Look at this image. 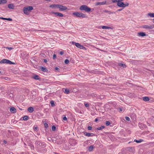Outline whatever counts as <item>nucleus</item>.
<instances>
[{
	"label": "nucleus",
	"instance_id": "24",
	"mask_svg": "<svg viewBox=\"0 0 154 154\" xmlns=\"http://www.w3.org/2000/svg\"><path fill=\"white\" fill-rule=\"evenodd\" d=\"M124 0H112V1L113 3H119Z\"/></svg>",
	"mask_w": 154,
	"mask_h": 154
},
{
	"label": "nucleus",
	"instance_id": "23",
	"mask_svg": "<svg viewBox=\"0 0 154 154\" xmlns=\"http://www.w3.org/2000/svg\"><path fill=\"white\" fill-rule=\"evenodd\" d=\"M103 11L104 12H106V13H109V14H114V13H115V12H111V11H108V10H104Z\"/></svg>",
	"mask_w": 154,
	"mask_h": 154
},
{
	"label": "nucleus",
	"instance_id": "31",
	"mask_svg": "<svg viewBox=\"0 0 154 154\" xmlns=\"http://www.w3.org/2000/svg\"><path fill=\"white\" fill-rule=\"evenodd\" d=\"M7 2V0H0V4H5Z\"/></svg>",
	"mask_w": 154,
	"mask_h": 154
},
{
	"label": "nucleus",
	"instance_id": "5",
	"mask_svg": "<svg viewBox=\"0 0 154 154\" xmlns=\"http://www.w3.org/2000/svg\"><path fill=\"white\" fill-rule=\"evenodd\" d=\"M117 4L118 6L120 7H122L123 8H124L129 5V4L128 3H127L126 4L122 2H119L117 3Z\"/></svg>",
	"mask_w": 154,
	"mask_h": 154
},
{
	"label": "nucleus",
	"instance_id": "10",
	"mask_svg": "<svg viewBox=\"0 0 154 154\" xmlns=\"http://www.w3.org/2000/svg\"><path fill=\"white\" fill-rule=\"evenodd\" d=\"M36 92L35 90H33L31 92L30 95L33 98L36 97Z\"/></svg>",
	"mask_w": 154,
	"mask_h": 154
},
{
	"label": "nucleus",
	"instance_id": "26",
	"mask_svg": "<svg viewBox=\"0 0 154 154\" xmlns=\"http://www.w3.org/2000/svg\"><path fill=\"white\" fill-rule=\"evenodd\" d=\"M34 111V109L32 107H29V112H32Z\"/></svg>",
	"mask_w": 154,
	"mask_h": 154
},
{
	"label": "nucleus",
	"instance_id": "36",
	"mask_svg": "<svg viewBox=\"0 0 154 154\" xmlns=\"http://www.w3.org/2000/svg\"><path fill=\"white\" fill-rule=\"evenodd\" d=\"M56 129V127L54 126H53L52 127V130L53 131H55Z\"/></svg>",
	"mask_w": 154,
	"mask_h": 154
},
{
	"label": "nucleus",
	"instance_id": "35",
	"mask_svg": "<svg viewBox=\"0 0 154 154\" xmlns=\"http://www.w3.org/2000/svg\"><path fill=\"white\" fill-rule=\"evenodd\" d=\"M149 137H150L151 138H154V134L152 133V134H150L149 135Z\"/></svg>",
	"mask_w": 154,
	"mask_h": 154
},
{
	"label": "nucleus",
	"instance_id": "50",
	"mask_svg": "<svg viewBox=\"0 0 154 154\" xmlns=\"http://www.w3.org/2000/svg\"><path fill=\"white\" fill-rule=\"evenodd\" d=\"M6 48L7 49H8L9 50H11V49H12V48H11V47L9 48L8 47H6Z\"/></svg>",
	"mask_w": 154,
	"mask_h": 154
},
{
	"label": "nucleus",
	"instance_id": "46",
	"mask_svg": "<svg viewBox=\"0 0 154 154\" xmlns=\"http://www.w3.org/2000/svg\"><path fill=\"white\" fill-rule=\"evenodd\" d=\"M106 27H107V26H103L102 27V28L103 29H106Z\"/></svg>",
	"mask_w": 154,
	"mask_h": 154
},
{
	"label": "nucleus",
	"instance_id": "3",
	"mask_svg": "<svg viewBox=\"0 0 154 154\" xmlns=\"http://www.w3.org/2000/svg\"><path fill=\"white\" fill-rule=\"evenodd\" d=\"M35 144L37 146H40L43 148H44L46 146L45 143L40 142L38 140H37L35 142Z\"/></svg>",
	"mask_w": 154,
	"mask_h": 154
},
{
	"label": "nucleus",
	"instance_id": "39",
	"mask_svg": "<svg viewBox=\"0 0 154 154\" xmlns=\"http://www.w3.org/2000/svg\"><path fill=\"white\" fill-rule=\"evenodd\" d=\"M110 124L109 122L107 121L106 122V124L107 126L109 125Z\"/></svg>",
	"mask_w": 154,
	"mask_h": 154
},
{
	"label": "nucleus",
	"instance_id": "8",
	"mask_svg": "<svg viewBox=\"0 0 154 154\" xmlns=\"http://www.w3.org/2000/svg\"><path fill=\"white\" fill-rule=\"evenodd\" d=\"M23 11L25 14L28 15L29 14V6L25 7L23 9Z\"/></svg>",
	"mask_w": 154,
	"mask_h": 154
},
{
	"label": "nucleus",
	"instance_id": "19",
	"mask_svg": "<svg viewBox=\"0 0 154 154\" xmlns=\"http://www.w3.org/2000/svg\"><path fill=\"white\" fill-rule=\"evenodd\" d=\"M118 65L119 66L122 67L123 68H125L126 66L125 64L120 63H119Z\"/></svg>",
	"mask_w": 154,
	"mask_h": 154
},
{
	"label": "nucleus",
	"instance_id": "33",
	"mask_svg": "<svg viewBox=\"0 0 154 154\" xmlns=\"http://www.w3.org/2000/svg\"><path fill=\"white\" fill-rule=\"evenodd\" d=\"M50 103L51 106L52 107L54 106H55L54 102L53 100H51L50 101Z\"/></svg>",
	"mask_w": 154,
	"mask_h": 154
},
{
	"label": "nucleus",
	"instance_id": "17",
	"mask_svg": "<svg viewBox=\"0 0 154 154\" xmlns=\"http://www.w3.org/2000/svg\"><path fill=\"white\" fill-rule=\"evenodd\" d=\"M58 5L52 4L50 5L49 7L52 8H58Z\"/></svg>",
	"mask_w": 154,
	"mask_h": 154
},
{
	"label": "nucleus",
	"instance_id": "41",
	"mask_svg": "<svg viewBox=\"0 0 154 154\" xmlns=\"http://www.w3.org/2000/svg\"><path fill=\"white\" fill-rule=\"evenodd\" d=\"M65 63L66 64H67L69 63V60L68 59H66L65 61Z\"/></svg>",
	"mask_w": 154,
	"mask_h": 154
},
{
	"label": "nucleus",
	"instance_id": "13",
	"mask_svg": "<svg viewBox=\"0 0 154 154\" xmlns=\"http://www.w3.org/2000/svg\"><path fill=\"white\" fill-rule=\"evenodd\" d=\"M52 13L55 15H56L57 16L59 17H63V14L58 13V12H52Z\"/></svg>",
	"mask_w": 154,
	"mask_h": 154
},
{
	"label": "nucleus",
	"instance_id": "48",
	"mask_svg": "<svg viewBox=\"0 0 154 154\" xmlns=\"http://www.w3.org/2000/svg\"><path fill=\"white\" fill-rule=\"evenodd\" d=\"M48 140L49 141H51L52 140V139L51 138V137H48Z\"/></svg>",
	"mask_w": 154,
	"mask_h": 154
},
{
	"label": "nucleus",
	"instance_id": "18",
	"mask_svg": "<svg viewBox=\"0 0 154 154\" xmlns=\"http://www.w3.org/2000/svg\"><path fill=\"white\" fill-rule=\"evenodd\" d=\"M8 8L11 9H13L14 8V6L13 4H9L8 5Z\"/></svg>",
	"mask_w": 154,
	"mask_h": 154
},
{
	"label": "nucleus",
	"instance_id": "57",
	"mask_svg": "<svg viewBox=\"0 0 154 154\" xmlns=\"http://www.w3.org/2000/svg\"><path fill=\"white\" fill-rule=\"evenodd\" d=\"M0 19L5 20V18L2 17H0Z\"/></svg>",
	"mask_w": 154,
	"mask_h": 154
},
{
	"label": "nucleus",
	"instance_id": "52",
	"mask_svg": "<svg viewBox=\"0 0 154 154\" xmlns=\"http://www.w3.org/2000/svg\"><path fill=\"white\" fill-rule=\"evenodd\" d=\"M122 9H118L116 11V12H118V11H122Z\"/></svg>",
	"mask_w": 154,
	"mask_h": 154
},
{
	"label": "nucleus",
	"instance_id": "42",
	"mask_svg": "<svg viewBox=\"0 0 154 154\" xmlns=\"http://www.w3.org/2000/svg\"><path fill=\"white\" fill-rule=\"evenodd\" d=\"M119 111L120 112H121L122 111H124V109H122V108H119Z\"/></svg>",
	"mask_w": 154,
	"mask_h": 154
},
{
	"label": "nucleus",
	"instance_id": "47",
	"mask_svg": "<svg viewBox=\"0 0 154 154\" xmlns=\"http://www.w3.org/2000/svg\"><path fill=\"white\" fill-rule=\"evenodd\" d=\"M56 55L55 54H54L53 56V58L54 59H55L56 58Z\"/></svg>",
	"mask_w": 154,
	"mask_h": 154
},
{
	"label": "nucleus",
	"instance_id": "27",
	"mask_svg": "<svg viewBox=\"0 0 154 154\" xmlns=\"http://www.w3.org/2000/svg\"><path fill=\"white\" fill-rule=\"evenodd\" d=\"M33 129L35 131H37L38 130V128L37 125L34 126L33 127Z\"/></svg>",
	"mask_w": 154,
	"mask_h": 154
},
{
	"label": "nucleus",
	"instance_id": "34",
	"mask_svg": "<svg viewBox=\"0 0 154 154\" xmlns=\"http://www.w3.org/2000/svg\"><path fill=\"white\" fill-rule=\"evenodd\" d=\"M29 146L30 147L31 149L32 150H33L34 149V146L31 144L29 143Z\"/></svg>",
	"mask_w": 154,
	"mask_h": 154
},
{
	"label": "nucleus",
	"instance_id": "29",
	"mask_svg": "<svg viewBox=\"0 0 154 154\" xmlns=\"http://www.w3.org/2000/svg\"><path fill=\"white\" fill-rule=\"evenodd\" d=\"M147 15L151 17H154V13H149L147 14Z\"/></svg>",
	"mask_w": 154,
	"mask_h": 154
},
{
	"label": "nucleus",
	"instance_id": "63",
	"mask_svg": "<svg viewBox=\"0 0 154 154\" xmlns=\"http://www.w3.org/2000/svg\"><path fill=\"white\" fill-rule=\"evenodd\" d=\"M149 132V131H147V134H148Z\"/></svg>",
	"mask_w": 154,
	"mask_h": 154
},
{
	"label": "nucleus",
	"instance_id": "25",
	"mask_svg": "<svg viewBox=\"0 0 154 154\" xmlns=\"http://www.w3.org/2000/svg\"><path fill=\"white\" fill-rule=\"evenodd\" d=\"M23 120L24 121H26L28 119L29 117L28 116H25L23 117Z\"/></svg>",
	"mask_w": 154,
	"mask_h": 154
},
{
	"label": "nucleus",
	"instance_id": "43",
	"mask_svg": "<svg viewBox=\"0 0 154 154\" xmlns=\"http://www.w3.org/2000/svg\"><path fill=\"white\" fill-rule=\"evenodd\" d=\"M55 69L56 71H58V72L59 71V70H60L57 67H56L55 68Z\"/></svg>",
	"mask_w": 154,
	"mask_h": 154
},
{
	"label": "nucleus",
	"instance_id": "62",
	"mask_svg": "<svg viewBox=\"0 0 154 154\" xmlns=\"http://www.w3.org/2000/svg\"><path fill=\"white\" fill-rule=\"evenodd\" d=\"M27 110H28V111H29V107H28V108H27Z\"/></svg>",
	"mask_w": 154,
	"mask_h": 154
},
{
	"label": "nucleus",
	"instance_id": "7",
	"mask_svg": "<svg viewBox=\"0 0 154 154\" xmlns=\"http://www.w3.org/2000/svg\"><path fill=\"white\" fill-rule=\"evenodd\" d=\"M58 8H59L60 10V11H64L67 9L66 7L59 5H58Z\"/></svg>",
	"mask_w": 154,
	"mask_h": 154
},
{
	"label": "nucleus",
	"instance_id": "53",
	"mask_svg": "<svg viewBox=\"0 0 154 154\" xmlns=\"http://www.w3.org/2000/svg\"><path fill=\"white\" fill-rule=\"evenodd\" d=\"M44 61L45 63H47L48 62V60L46 59H44Z\"/></svg>",
	"mask_w": 154,
	"mask_h": 154
},
{
	"label": "nucleus",
	"instance_id": "12",
	"mask_svg": "<svg viewBox=\"0 0 154 154\" xmlns=\"http://www.w3.org/2000/svg\"><path fill=\"white\" fill-rule=\"evenodd\" d=\"M32 78L36 80H41V78L39 77V76L37 75H34V76H32Z\"/></svg>",
	"mask_w": 154,
	"mask_h": 154
},
{
	"label": "nucleus",
	"instance_id": "22",
	"mask_svg": "<svg viewBox=\"0 0 154 154\" xmlns=\"http://www.w3.org/2000/svg\"><path fill=\"white\" fill-rule=\"evenodd\" d=\"M134 141L135 142L137 143H140L143 141V140L141 139H139V140H137L136 139H135L134 140Z\"/></svg>",
	"mask_w": 154,
	"mask_h": 154
},
{
	"label": "nucleus",
	"instance_id": "28",
	"mask_svg": "<svg viewBox=\"0 0 154 154\" xmlns=\"http://www.w3.org/2000/svg\"><path fill=\"white\" fill-rule=\"evenodd\" d=\"M105 128L104 126H101V127L97 128V129L98 130H101L102 129H103Z\"/></svg>",
	"mask_w": 154,
	"mask_h": 154
},
{
	"label": "nucleus",
	"instance_id": "58",
	"mask_svg": "<svg viewBox=\"0 0 154 154\" xmlns=\"http://www.w3.org/2000/svg\"><path fill=\"white\" fill-rule=\"evenodd\" d=\"M24 61H25V62H27V60H26V58L24 59Z\"/></svg>",
	"mask_w": 154,
	"mask_h": 154
},
{
	"label": "nucleus",
	"instance_id": "32",
	"mask_svg": "<svg viewBox=\"0 0 154 154\" xmlns=\"http://www.w3.org/2000/svg\"><path fill=\"white\" fill-rule=\"evenodd\" d=\"M94 147L93 145H91L88 148V150L90 151H91L94 149Z\"/></svg>",
	"mask_w": 154,
	"mask_h": 154
},
{
	"label": "nucleus",
	"instance_id": "20",
	"mask_svg": "<svg viewBox=\"0 0 154 154\" xmlns=\"http://www.w3.org/2000/svg\"><path fill=\"white\" fill-rule=\"evenodd\" d=\"M143 101H147L149 100V97H143Z\"/></svg>",
	"mask_w": 154,
	"mask_h": 154
},
{
	"label": "nucleus",
	"instance_id": "49",
	"mask_svg": "<svg viewBox=\"0 0 154 154\" xmlns=\"http://www.w3.org/2000/svg\"><path fill=\"white\" fill-rule=\"evenodd\" d=\"M63 119L64 121H66L67 120V118L65 116L63 118Z\"/></svg>",
	"mask_w": 154,
	"mask_h": 154
},
{
	"label": "nucleus",
	"instance_id": "54",
	"mask_svg": "<svg viewBox=\"0 0 154 154\" xmlns=\"http://www.w3.org/2000/svg\"><path fill=\"white\" fill-rule=\"evenodd\" d=\"M60 54L61 55H63V51H61L60 52Z\"/></svg>",
	"mask_w": 154,
	"mask_h": 154
},
{
	"label": "nucleus",
	"instance_id": "55",
	"mask_svg": "<svg viewBox=\"0 0 154 154\" xmlns=\"http://www.w3.org/2000/svg\"><path fill=\"white\" fill-rule=\"evenodd\" d=\"M106 29H112V28L110 27H109L107 26Z\"/></svg>",
	"mask_w": 154,
	"mask_h": 154
},
{
	"label": "nucleus",
	"instance_id": "51",
	"mask_svg": "<svg viewBox=\"0 0 154 154\" xmlns=\"http://www.w3.org/2000/svg\"><path fill=\"white\" fill-rule=\"evenodd\" d=\"M33 9V8L32 6H29V11L32 10Z\"/></svg>",
	"mask_w": 154,
	"mask_h": 154
},
{
	"label": "nucleus",
	"instance_id": "14",
	"mask_svg": "<svg viewBox=\"0 0 154 154\" xmlns=\"http://www.w3.org/2000/svg\"><path fill=\"white\" fill-rule=\"evenodd\" d=\"M106 3V2H97L95 4L96 5H104Z\"/></svg>",
	"mask_w": 154,
	"mask_h": 154
},
{
	"label": "nucleus",
	"instance_id": "45",
	"mask_svg": "<svg viewBox=\"0 0 154 154\" xmlns=\"http://www.w3.org/2000/svg\"><path fill=\"white\" fill-rule=\"evenodd\" d=\"M85 106L86 107H88L89 106V105L87 103L85 104Z\"/></svg>",
	"mask_w": 154,
	"mask_h": 154
},
{
	"label": "nucleus",
	"instance_id": "15",
	"mask_svg": "<svg viewBox=\"0 0 154 154\" xmlns=\"http://www.w3.org/2000/svg\"><path fill=\"white\" fill-rule=\"evenodd\" d=\"M138 34L139 36L142 37L145 36L146 35L145 32H142L138 33Z\"/></svg>",
	"mask_w": 154,
	"mask_h": 154
},
{
	"label": "nucleus",
	"instance_id": "6",
	"mask_svg": "<svg viewBox=\"0 0 154 154\" xmlns=\"http://www.w3.org/2000/svg\"><path fill=\"white\" fill-rule=\"evenodd\" d=\"M72 44H75V45L78 48L82 49L85 48V47H84L83 45H81L79 43H76L73 42H72Z\"/></svg>",
	"mask_w": 154,
	"mask_h": 154
},
{
	"label": "nucleus",
	"instance_id": "61",
	"mask_svg": "<svg viewBox=\"0 0 154 154\" xmlns=\"http://www.w3.org/2000/svg\"><path fill=\"white\" fill-rule=\"evenodd\" d=\"M132 148V147H128V149L129 150H130V149H131Z\"/></svg>",
	"mask_w": 154,
	"mask_h": 154
},
{
	"label": "nucleus",
	"instance_id": "30",
	"mask_svg": "<svg viewBox=\"0 0 154 154\" xmlns=\"http://www.w3.org/2000/svg\"><path fill=\"white\" fill-rule=\"evenodd\" d=\"M64 93L66 94H68L69 93V89L68 88H66L65 89V91H64Z\"/></svg>",
	"mask_w": 154,
	"mask_h": 154
},
{
	"label": "nucleus",
	"instance_id": "64",
	"mask_svg": "<svg viewBox=\"0 0 154 154\" xmlns=\"http://www.w3.org/2000/svg\"><path fill=\"white\" fill-rule=\"evenodd\" d=\"M2 73V72L1 71H0V74Z\"/></svg>",
	"mask_w": 154,
	"mask_h": 154
},
{
	"label": "nucleus",
	"instance_id": "9",
	"mask_svg": "<svg viewBox=\"0 0 154 154\" xmlns=\"http://www.w3.org/2000/svg\"><path fill=\"white\" fill-rule=\"evenodd\" d=\"M142 28L144 29H152L154 28V26L152 25H144L142 26Z\"/></svg>",
	"mask_w": 154,
	"mask_h": 154
},
{
	"label": "nucleus",
	"instance_id": "60",
	"mask_svg": "<svg viewBox=\"0 0 154 154\" xmlns=\"http://www.w3.org/2000/svg\"><path fill=\"white\" fill-rule=\"evenodd\" d=\"M4 142L5 144H6V143H7V141H5V140H4Z\"/></svg>",
	"mask_w": 154,
	"mask_h": 154
},
{
	"label": "nucleus",
	"instance_id": "11",
	"mask_svg": "<svg viewBox=\"0 0 154 154\" xmlns=\"http://www.w3.org/2000/svg\"><path fill=\"white\" fill-rule=\"evenodd\" d=\"M84 134L85 136H87L88 137H89L90 136H93L94 135V134L93 133H87L86 132H84Z\"/></svg>",
	"mask_w": 154,
	"mask_h": 154
},
{
	"label": "nucleus",
	"instance_id": "37",
	"mask_svg": "<svg viewBox=\"0 0 154 154\" xmlns=\"http://www.w3.org/2000/svg\"><path fill=\"white\" fill-rule=\"evenodd\" d=\"M5 20H6L10 21H11L12 20V19L11 18H5Z\"/></svg>",
	"mask_w": 154,
	"mask_h": 154
},
{
	"label": "nucleus",
	"instance_id": "21",
	"mask_svg": "<svg viewBox=\"0 0 154 154\" xmlns=\"http://www.w3.org/2000/svg\"><path fill=\"white\" fill-rule=\"evenodd\" d=\"M41 69L42 70L43 72H47L48 71V70L44 67L42 66Z\"/></svg>",
	"mask_w": 154,
	"mask_h": 154
},
{
	"label": "nucleus",
	"instance_id": "38",
	"mask_svg": "<svg viewBox=\"0 0 154 154\" xmlns=\"http://www.w3.org/2000/svg\"><path fill=\"white\" fill-rule=\"evenodd\" d=\"M44 126L46 128H47L48 127V125L47 123H45L44 124Z\"/></svg>",
	"mask_w": 154,
	"mask_h": 154
},
{
	"label": "nucleus",
	"instance_id": "2",
	"mask_svg": "<svg viewBox=\"0 0 154 154\" xmlns=\"http://www.w3.org/2000/svg\"><path fill=\"white\" fill-rule=\"evenodd\" d=\"M73 15L77 17L82 18H87V16L86 14H84L80 12H74L73 14Z\"/></svg>",
	"mask_w": 154,
	"mask_h": 154
},
{
	"label": "nucleus",
	"instance_id": "56",
	"mask_svg": "<svg viewBox=\"0 0 154 154\" xmlns=\"http://www.w3.org/2000/svg\"><path fill=\"white\" fill-rule=\"evenodd\" d=\"M98 119H97V118H96V119H95V120L94 121H95V122H97V121H98Z\"/></svg>",
	"mask_w": 154,
	"mask_h": 154
},
{
	"label": "nucleus",
	"instance_id": "16",
	"mask_svg": "<svg viewBox=\"0 0 154 154\" xmlns=\"http://www.w3.org/2000/svg\"><path fill=\"white\" fill-rule=\"evenodd\" d=\"M10 111L13 113H15L16 112V109L14 107H12L10 109Z\"/></svg>",
	"mask_w": 154,
	"mask_h": 154
},
{
	"label": "nucleus",
	"instance_id": "1",
	"mask_svg": "<svg viewBox=\"0 0 154 154\" xmlns=\"http://www.w3.org/2000/svg\"><path fill=\"white\" fill-rule=\"evenodd\" d=\"M79 10L81 11H84L86 12H89L91 11V9L88 7L86 5H81L79 8Z\"/></svg>",
	"mask_w": 154,
	"mask_h": 154
},
{
	"label": "nucleus",
	"instance_id": "4",
	"mask_svg": "<svg viewBox=\"0 0 154 154\" xmlns=\"http://www.w3.org/2000/svg\"><path fill=\"white\" fill-rule=\"evenodd\" d=\"M0 63H7V64H15V63L12 62L10 60L6 59H4L2 60L0 62Z\"/></svg>",
	"mask_w": 154,
	"mask_h": 154
},
{
	"label": "nucleus",
	"instance_id": "44",
	"mask_svg": "<svg viewBox=\"0 0 154 154\" xmlns=\"http://www.w3.org/2000/svg\"><path fill=\"white\" fill-rule=\"evenodd\" d=\"M92 129V127L91 126H88V129L89 130H90Z\"/></svg>",
	"mask_w": 154,
	"mask_h": 154
},
{
	"label": "nucleus",
	"instance_id": "59",
	"mask_svg": "<svg viewBox=\"0 0 154 154\" xmlns=\"http://www.w3.org/2000/svg\"><path fill=\"white\" fill-rule=\"evenodd\" d=\"M45 151H46V149H43V152H45Z\"/></svg>",
	"mask_w": 154,
	"mask_h": 154
},
{
	"label": "nucleus",
	"instance_id": "40",
	"mask_svg": "<svg viewBox=\"0 0 154 154\" xmlns=\"http://www.w3.org/2000/svg\"><path fill=\"white\" fill-rule=\"evenodd\" d=\"M125 119H126V120H127L128 121H130V118L127 116H126L125 117Z\"/></svg>",
	"mask_w": 154,
	"mask_h": 154
}]
</instances>
